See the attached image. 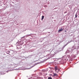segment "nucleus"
Instances as JSON below:
<instances>
[{
  "label": "nucleus",
  "instance_id": "f257e3e1",
  "mask_svg": "<svg viewBox=\"0 0 79 79\" xmlns=\"http://www.w3.org/2000/svg\"><path fill=\"white\" fill-rule=\"evenodd\" d=\"M55 71H56V72H57L56 70H58V71L57 72V73H58V72L59 71H60V70H59V69H58V67H55Z\"/></svg>",
  "mask_w": 79,
  "mask_h": 79
},
{
  "label": "nucleus",
  "instance_id": "f03ea898",
  "mask_svg": "<svg viewBox=\"0 0 79 79\" xmlns=\"http://www.w3.org/2000/svg\"><path fill=\"white\" fill-rule=\"evenodd\" d=\"M53 76H58V74H57L56 73H54L53 74Z\"/></svg>",
  "mask_w": 79,
  "mask_h": 79
},
{
  "label": "nucleus",
  "instance_id": "7ed1b4c3",
  "mask_svg": "<svg viewBox=\"0 0 79 79\" xmlns=\"http://www.w3.org/2000/svg\"><path fill=\"white\" fill-rule=\"evenodd\" d=\"M61 31H62V30L61 29H59V31H58V32L59 33H60V32H61Z\"/></svg>",
  "mask_w": 79,
  "mask_h": 79
},
{
  "label": "nucleus",
  "instance_id": "20e7f679",
  "mask_svg": "<svg viewBox=\"0 0 79 79\" xmlns=\"http://www.w3.org/2000/svg\"><path fill=\"white\" fill-rule=\"evenodd\" d=\"M44 16L43 15L42 17V19H41L42 20L43 19H44Z\"/></svg>",
  "mask_w": 79,
  "mask_h": 79
},
{
  "label": "nucleus",
  "instance_id": "39448f33",
  "mask_svg": "<svg viewBox=\"0 0 79 79\" xmlns=\"http://www.w3.org/2000/svg\"><path fill=\"white\" fill-rule=\"evenodd\" d=\"M64 28H61V29H60V30H61L62 31H63V30H64Z\"/></svg>",
  "mask_w": 79,
  "mask_h": 79
},
{
  "label": "nucleus",
  "instance_id": "423d86ee",
  "mask_svg": "<svg viewBox=\"0 0 79 79\" xmlns=\"http://www.w3.org/2000/svg\"><path fill=\"white\" fill-rule=\"evenodd\" d=\"M48 79H52V78L51 77H48Z\"/></svg>",
  "mask_w": 79,
  "mask_h": 79
},
{
  "label": "nucleus",
  "instance_id": "0eeeda50",
  "mask_svg": "<svg viewBox=\"0 0 79 79\" xmlns=\"http://www.w3.org/2000/svg\"><path fill=\"white\" fill-rule=\"evenodd\" d=\"M75 18H77V15H75Z\"/></svg>",
  "mask_w": 79,
  "mask_h": 79
},
{
  "label": "nucleus",
  "instance_id": "6e6552de",
  "mask_svg": "<svg viewBox=\"0 0 79 79\" xmlns=\"http://www.w3.org/2000/svg\"><path fill=\"white\" fill-rule=\"evenodd\" d=\"M31 69V68H29L28 69Z\"/></svg>",
  "mask_w": 79,
  "mask_h": 79
},
{
  "label": "nucleus",
  "instance_id": "1a4fd4ad",
  "mask_svg": "<svg viewBox=\"0 0 79 79\" xmlns=\"http://www.w3.org/2000/svg\"><path fill=\"white\" fill-rule=\"evenodd\" d=\"M65 32H66V31H65Z\"/></svg>",
  "mask_w": 79,
  "mask_h": 79
}]
</instances>
